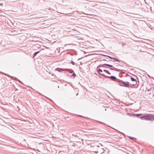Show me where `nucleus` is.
Instances as JSON below:
<instances>
[{"label":"nucleus","instance_id":"20","mask_svg":"<svg viewBox=\"0 0 154 154\" xmlns=\"http://www.w3.org/2000/svg\"><path fill=\"white\" fill-rule=\"evenodd\" d=\"M0 72L1 73H2V74H4V75H6V74H5V73H3V72Z\"/></svg>","mask_w":154,"mask_h":154},{"label":"nucleus","instance_id":"27","mask_svg":"<svg viewBox=\"0 0 154 154\" xmlns=\"http://www.w3.org/2000/svg\"><path fill=\"white\" fill-rule=\"evenodd\" d=\"M78 95V93H77L76 94V95Z\"/></svg>","mask_w":154,"mask_h":154},{"label":"nucleus","instance_id":"9","mask_svg":"<svg viewBox=\"0 0 154 154\" xmlns=\"http://www.w3.org/2000/svg\"><path fill=\"white\" fill-rule=\"evenodd\" d=\"M104 65H105V66H108V67H113L112 65H111L107 64H106V63H104Z\"/></svg>","mask_w":154,"mask_h":154},{"label":"nucleus","instance_id":"8","mask_svg":"<svg viewBox=\"0 0 154 154\" xmlns=\"http://www.w3.org/2000/svg\"><path fill=\"white\" fill-rule=\"evenodd\" d=\"M40 51H38L35 52L33 54V56L35 57L38 53L40 52Z\"/></svg>","mask_w":154,"mask_h":154},{"label":"nucleus","instance_id":"14","mask_svg":"<svg viewBox=\"0 0 154 154\" xmlns=\"http://www.w3.org/2000/svg\"><path fill=\"white\" fill-rule=\"evenodd\" d=\"M70 64H72L73 65H74L75 63L72 61H71L70 63Z\"/></svg>","mask_w":154,"mask_h":154},{"label":"nucleus","instance_id":"10","mask_svg":"<svg viewBox=\"0 0 154 154\" xmlns=\"http://www.w3.org/2000/svg\"><path fill=\"white\" fill-rule=\"evenodd\" d=\"M128 137L131 140H135L136 139V138L131 137L128 136Z\"/></svg>","mask_w":154,"mask_h":154},{"label":"nucleus","instance_id":"24","mask_svg":"<svg viewBox=\"0 0 154 154\" xmlns=\"http://www.w3.org/2000/svg\"><path fill=\"white\" fill-rule=\"evenodd\" d=\"M17 80L18 81V82H20V83H22V82L20 81L18 79H17Z\"/></svg>","mask_w":154,"mask_h":154},{"label":"nucleus","instance_id":"26","mask_svg":"<svg viewBox=\"0 0 154 154\" xmlns=\"http://www.w3.org/2000/svg\"><path fill=\"white\" fill-rule=\"evenodd\" d=\"M103 55L105 56H107L106 55H103Z\"/></svg>","mask_w":154,"mask_h":154},{"label":"nucleus","instance_id":"23","mask_svg":"<svg viewBox=\"0 0 154 154\" xmlns=\"http://www.w3.org/2000/svg\"><path fill=\"white\" fill-rule=\"evenodd\" d=\"M106 73H108V74H110V73L109 72V71H108V72H107Z\"/></svg>","mask_w":154,"mask_h":154},{"label":"nucleus","instance_id":"6","mask_svg":"<svg viewBox=\"0 0 154 154\" xmlns=\"http://www.w3.org/2000/svg\"><path fill=\"white\" fill-rule=\"evenodd\" d=\"M112 67V68H109L111 70H115L118 72H119L120 71L119 69L116 68L114 67L113 66V67Z\"/></svg>","mask_w":154,"mask_h":154},{"label":"nucleus","instance_id":"25","mask_svg":"<svg viewBox=\"0 0 154 154\" xmlns=\"http://www.w3.org/2000/svg\"><path fill=\"white\" fill-rule=\"evenodd\" d=\"M2 5H3V4L2 3H0V5H2Z\"/></svg>","mask_w":154,"mask_h":154},{"label":"nucleus","instance_id":"22","mask_svg":"<svg viewBox=\"0 0 154 154\" xmlns=\"http://www.w3.org/2000/svg\"><path fill=\"white\" fill-rule=\"evenodd\" d=\"M79 116L81 117H84L81 115H79Z\"/></svg>","mask_w":154,"mask_h":154},{"label":"nucleus","instance_id":"11","mask_svg":"<svg viewBox=\"0 0 154 154\" xmlns=\"http://www.w3.org/2000/svg\"><path fill=\"white\" fill-rule=\"evenodd\" d=\"M145 116V115H143V116H141L140 118L142 119V120H145V117H144Z\"/></svg>","mask_w":154,"mask_h":154},{"label":"nucleus","instance_id":"1","mask_svg":"<svg viewBox=\"0 0 154 154\" xmlns=\"http://www.w3.org/2000/svg\"><path fill=\"white\" fill-rule=\"evenodd\" d=\"M117 82H118L119 85L120 86L127 88L131 87L130 85L129 82H125L120 79H117Z\"/></svg>","mask_w":154,"mask_h":154},{"label":"nucleus","instance_id":"17","mask_svg":"<svg viewBox=\"0 0 154 154\" xmlns=\"http://www.w3.org/2000/svg\"><path fill=\"white\" fill-rule=\"evenodd\" d=\"M103 71H104V72H108V70H106V69H104V70H103Z\"/></svg>","mask_w":154,"mask_h":154},{"label":"nucleus","instance_id":"5","mask_svg":"<svg viewBox=\"0 0 154 154\" xmlns=\"http://www.w3.org/2000/svg\"><path fill=\"white\" fill-rule=\"evenodd\" d=\"M97 72H98V73L100 75L104 77H105L106 76L104 74H102L101 73V72H103V71L101 69H99L98 70H97Z\"/></svg>","mask_w":154,"mask_h":154},{"label":"nucleus","instance_id":"19","mask_svg":"<svg viewBox=\"0 0 154 154\" xmlns=\"http://www.w3.org/2000/svg\"><path fill=\"white\" fill-rule=\"evenodd\" d=\"M101 67V65L100 64V65L98 66L97 67Z\"/></svg>","mask_w":154,"mask_h":154},{"label":"nucleus","instance_id":"3","mask_svg":"<svg viewBox=\"0 0 154 154\" xmlns=\"http://www.w3.org/2000/svg\"><path fill=\"white\" fill-rule=\"evenodd\" d=\"M105 77L109 78L111 79V80L113 81L115 80L116 81V82H117V79H117L116 77L114 76H106Z\"/></svg>","mask_w":154,"mask_h":154},{"label":"nucleus","instance_id":"18","mask_svg":"<svg viewBox=\"0 0 154 154\" xmlns=\"http://www.w3.org/2000/svg\"><path fill=\"white\" fill-rule=\"evenodd\" d=\"M104 64H103L101 65V67H104V66H105V65H104Z\"/></svg>","mask_w":154,"mask_h":154},{"label":"nucleus","instance_id":"21","mask_svg":"<svg viewBox=\"0 0 154 154\" xmlns=\"http://www.w3.org/2000/svg\"><path fill=\"white\" fill-rule=\"evenodd\" d=\"M102 60L109 61V60H105V59H103Z\"/></svg>","mask_w":154,"mask_h":154},{"label":"nucleus","instance_id":"7","mask_svg":"<svg viewBox=\"0 0 154 154\" xmlns=\"http://www.w3.org/2000/svg\"><path fill=\"white\" fill-rule=\"evenodd\" d=\"M55 70L59 72H61L62 71H63V69H62L59 68H56L55 69Z\"/></svg>","mask_w":154,"mask_h":154},{"label":"nucleus","instance_id":"15","mask_svg":"<svg viewBox=\"0 0 154 154\" xmlns=\"http://www.w3.org/2000/svg\"><path fill=\"white\" fill-rule=\"evenodd\" d=\"M106 56L108 57H109V58H110L111 59H113V57H111L110 56H109L108 55V56Z\"/></svg>","mask_w":154,"mask_h":154},{"label":"nucleus","instance_id":"2","mask_svg":"<svg viewBox=\"0 0 154 154\" xmlns=\"http://www.w3.org/2000/svg\"><path fill=\"white\" fill-rule=\"evenodd\" d=\"M145 119L146 120L152 121L154 120V115L151 114L145 115Z\"/></svg>","mask_w":154,"mask_h":154},{"label":"nucleus","instance_id":"12","mask_svg":"<svg viewBox=\"0 0 154 154\" xmlns=\"http://www.w3.org/2000/svg\"><path fill=\"white\" fill-rule=\"evenodd\" d=\"M75 76H76L75 74L74 73H73L72 74L71 77H73V78H74L75 77Z\"/></svg>","mask_w":154,"mask_h":154},{"label":"nucleus","instance_id":"16","mask_svg":"<svg viewBox=\"0 0 154 154\" xmlns=\"http://www.w3.org/2000/svg\"><path fill=\"white\" fill-rule=\"evenodd\" d=\"M141 115V114H137L136 115V116H138Z\"/></svg>","mask_w":154,"mask_h":154},{"label":"nucleus","instance_id":"4","mask_svg":"<svg viewBox=\"0 0 154 154\" xmlns=\"http://www.w3.org/2000/svg\"><path fill=\"white\" fill-rule=\"evenodd\" d=\"M131 79L132 82H134V83H130V85H136L137 84V82L136 79L132 77H131Z\"/></svg>","mask_w":154,"mask_h":154},{"label":"nucleus","instance_id":"13","mask_svg":"<svg viewBox=\"0 0 154 154\" xmlns=\"http://www.w3.org/2000/svg\"><path fill=\"white\" fill-rule=\"evenodd\" d=\"M113 60L116 61H117L118 62H119V60H118L117 58H116L114 57H113Z\"/></svg>","mask_w":154,"mask_h":154}]
</instances>
